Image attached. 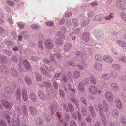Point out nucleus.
Here are the masks:
<instances>
[{"instance_id":"nucleus-1","label":"nucleus","mask_w":126,"mask_h":126,"mask_svg":"<svg viewBox=\"0 0 126 126\" xmlns=\"http://www.w3.org/2000/svg\"><path fill=\"white\" fill-rule=\"evenodd\" d=\"M95 108L96 109V111H99L101 115L103 114V110L105 112H107L109 110V108L106 101H104L102 103V104H98V107L96 108V105H94Z\"/></svg>"},{"instance_id":"nucleus-2","label":"nucleus","mask_w":126,"mask_h":126,"mask_svg":"<svg viewBox=\"0 0 126 126\" xmlns=\"http://www.w3.org/2000/svg\"><path fill=\"white\" fill-rule=\"evenodd\" d=\"M67 75L68 77L70 79H72V78L77 79L80 76V73L78 71H75L72 75L71 72H70Z\"/></svg>"},{"instance_id":"nucleus-3","label":"nucleus","mask_w":126,"mask_h":126,"mask_svg":"<svg viewBox=\"0 0 126 126\" xmlns=\"http://www.w3.org/2000/svg\"><path fill=\"white\" fill-rule=\"evenodd\" d=\"M103 60L106 62L110 63H112L113 61V58L109 55H105L103 57Z\"/></svg>"},{"instance_id":"nucleus-4","label":"nucleus","mask_w":126,"mask_h":126,"mask_svg":"<svg viewBox=\"0 0 126 126\" xmlns=\"http://www.w3.org/2000/svg\"><path fill=\"white\" fill-rule=\"evenodd\" d=\"M39 97L41 100L44 101L46 99V96L44 92L42 90H40L38 92Z\"/></svg>"},{"instance_id":"nucleus-5","label":"nucleus","mask_w":126,"mask_h":126,"mask_svg":"<svg viewBox=\"0 0 126 126\" xmlns=\"http://www.w3.org/2000/svg\"><path fill=\"white\" fill-rule=\"evenodd\" d=\"M89 90L92 95H95L97 93V88L94 86L90 87L89 88Z\"/></svg>"},{"instance_id":"nucleus-6","label":"nucleus","mask_w":126,"mask_h":126,"mask_svg":"<svg viewBox=\"0 0 126 126\" xmlns=\"http://www.w3.org/2000/svg\"><path fill=\"white\" fill-rule=\"evenodd\" d=\"M106 98L107 100L110 101H112L113 99V96L112 94L110 92H107L105 94Z\"/></svg>"},{"instance_id":"nucleus-7","label":"nucleus","mask_w":126,"mask_h":126,"mask_svg":"<svg viewBox=\"0 0 126 126\" xmlns=\"http://www.w3.org/2000/svg\"><path fill=\"white\" fill-rule=\"evenodd\" d=\"M1 102L3 105L6 109H10L13 106L10 104L8 101L5 100H2Z\"/></svg>"},{"instance_id":"nucleus-8","label":"nucleus","mask_w":126,"mask_h":126,"mask_svg":"<svg viewBox=\"0 0 126 126\" xmlns=\"http://www.w3.org/2000/svg\"><path fill=\"white\" fill-rule=\"evenodd\" d=\"M94 67L97 71H101L103 68L102 64L99 63H96L95 64Z\"/></svg>"},{"instance_id":"nucleus-9","label":"nucleus","mask_w":126,"mask_h":126,"mask_svg":"<svg viewBox=\"0 0 126 126\" xmlns=\"http://www.w3.org/2000/svg\"><path fill=\"white\" fill-rule=\"evenodd\" d=\"M117 4L118 7H121L122 9H125L126 8V2L123 1H120L119 2L117 1Z\"/></svg>"},{"instance_id":"nucleus-10","label":"nucleus","mask_w":126,"mask_h":126,"mask_svg":"<svg viewBox=\"0 0 126 126\" xmlns=\"http://www.w3.org/2000/svg\"><path fill=\"white\" fill-rule=\"evenodd\" d=\"M71 48V45L69 42H66L64 43L63 48L65 51H69Z\"/></svg>"},{"instance_id":"nucleus-11","label":"nucleus","mask_w":126,"mask_h":126,"mask_svg":"<svg viewBox=\"0 0 126 126\" xmlns=\"http://www.w3.org/2000/svg\"><path fill=\"white\" fill-rule=\"evenodd\" d=\"M22 97L23 100L25 101L27 100L28 99V96L27 91L25 90L24 89H22L21 92Z\"/></svg>"},{"instance_id":"nucleus-12","label":"nucleus","mask_w":126,"mask_h":126,"mask_svg":"<svg viewBox=\"0 0 126 126\" xmlns=\"http://www.w3.org/2000/svg\"><path fill=\"white\" fill-rule=\"evenodd\" d=\"M45 45L49 49H51L53 47V43L52 41L50 40H48L45 41Z\"/></svg>"},{"instance_id":"nucleus-13","label":"nucleus","mask_w":126,"mask_h":126,"mask_svg":"<svg viewBox=\"0 0 126 126\" xmlns=\"http://www.w3.org/2000/svg\"><path fill=\"white\" fill-rule=\"evenodd\" d=\"M0 71L2 73L6 75L8 73V69L4 66H2L0 67Z\"/></svg>"},{"instance_id":"nucleus-14","label":"nucleus","mask_w":126,"mask_h":126,"mask_svg":"<svg viewBox=\"0 0 126 126\" xmlns=\"http://www.w3.org/2000/svg\"><path fill=\"white\" fill-rule=\"evenodd\" d=\"M15 96L16 99L18 101L20 100L21 97L20 90L19 89H17L16 91Z\"/></svg>"},{"instance_id":"nucleus-15","label":"nucleus","mask_w":126,"mask_h":126,"mask_svg":"<svg viewBox=\"0 0 126 126\" xmlns=\"http://www.w3.org/2000/svg\"><path fill=\"white\" fill-rule=\"evenodd\" d=\"M29 110L31 114L33 115H36L37 114V110L33 106L30 107Z\"/></svg>"},{"instance_id":"nucleus-16","label":"nucleus","mask_w":126,"mask_h":126,"mask_svg":"<svg viewBox=\"0 0 126 126\" xmlns=\"http://www.w3.org/2000/svg\"><path fill=\"white\" fill-rule=\"evenodd\" d=\"M23 64L25 67L28 70H30L31 68L29 62L26 60H25L23 63Z\"/></svg>"},{"instance_id":"nucleus-17","label":"nucleus","mask_w":126,"mask_h":126,"mask_svg":"<svg viewBox=\"0 0 126 126\" xmlns=\"http://www.w3.org/2000/svg\"><path fill=\"white\" fill-rule=\"evenodd\" d=\"M10 71L12 76L16 78H17L18 76L17 71L13 68H11Z\"/></svg>"},{"instance_id":"nucleus-18","label":"nucleus","mask_w":126,"mask_h":126,"mask_svg":"<svg viewBox=\"0 0 126 126\" xmlns=\"http://www.w3.org/2000/svg\"><path fill=\"white\" fill-rule=\"evenodd\" d=\"M89 36V34L88 32H85L83 34V39L85 41H88L90 39Z\"/></svg>"},{"instance_id":"nucleus-19","label":"nucleus","mask_w":126,"mask_h":126,"mask_svg":"<svg viewBox=\"0 0 126 126\" xmlns=\"http://www.w3.org/2000/svg\"><path fill=\"white\" fill-rule=\"evenodd\" d=\"M111 114L113 117L116 118L118 117L119 116L118 110L115 109H114L112 110Z\"/></svg>"},{"instance_id":"nucleus-20","label":"nucleus","mask_w":126,"mask_h":126,"mask_svg":"<svg viewBox=\"0 0 126 126\" xmlns=\"http://www.w3.org/2000/svg\"><path fill=\"white\" fill-rule=\"evenodd\" d=\"M84 85L81 82H80L78 85V89H79V90L82 93L84 92H85V90L84 88Z\"/></svg>"},{"instance_id":"nucleus-21","label":"nucleus","mask_w":126,"mask_h":126,"mask_svg":"<svg viewBox=\"0 0 126 126\" xmlns=\"http://www.w3.org/2000/svg\"><path fill=\"white\" fill-rule=\"evenodd\" d=\"M4 90L5 93L8 94H11L12 93V90L8 86H5L4 87Z\"/></svg>"},{"instance_id":"nucleus-22","label":"nucleus","mask_w":126,"mask_h":126,"mask_svg":"<svg viewBox=\"0 0 126 126\" xmlns=\"http://www.w3.org/2000/svg\"><path fill=\"white\" fill-rule=\"evenodd\" d=\"M29 97L33 101L35 102L37 101L36 96L33 92H32L30 93Z\"/></svg>"},{"instance_id":"nucleus-23","label":"nucleus","mask_w":126,"mask_h":126,"mask_svg":"<svg viewBox=\"0 0 126 126\" xmlns=\"http://www.w3.org/2000/svg\"><path fill=\"white\" fill-rule=\"evenodd\" d=\"M25 81L27 84L30 85L32 84L31 79L30 77H26L24 78Z\"/></svg>"},{"instance_id":"nucleus-24","label":"nucleus","mask_w":126,"mask_h":126,"mask_svg":"<svg viewBox=\"0 0 126 126\" xmlns=\"http://www.w3.org/2000/svg\"><path fill=\"white\" fill-rule=\"evenodd\" d=\"M115 103L117 107L119 109H121L122 107V104L121 101L118 99H116L115 101Z\"/></svg>"},{"instance_id":"nucleus-25","label":"nucleus","mask_w":126,"mask_h":126,"mask_svg":"<svg viewBox=\"0 0 126 126\" xmlns=\"http://www.w3.org/2000/svg\"><path fill=\"white\" fill-rule=\"evenodd\" d=\"M104 15L103 14L97 15L94 18L95 21H100L103 18Z\"/></svg>"},{"instance_id":"nucleus-26","label":"nucleus","mask_w":126,"mask_h":126,"mask_svg":"<svg viewBox=\"0 0 126 126\" xmlns=\"http://www.w3.org/2000/svg\"><path fill=\"white\" fill-rule=\"evenodd\" d=\"M116 43L119 45L123 47H126V43L123 41L119 40L117 41Z\"/></svg>"},{"instance_id":"nucleus-27","label":"nucleus","mask_w":126,"mask_h":126,"mask_svg":"<svg viewBox=\"0 0 126 126\" xmlns=\"http://www.w3.org/2000/svg\"><path fill=\"white\" fill-rule=\"evenodd\" d=\"M94 58L97 60L100 61H102L103 59V57L98 54H96L95 55Z\"/></svg>"},{"instance_id":"nucleus-28","label":"nucleus","mask_w":126,"mask_h":126,"mask_svg":"<svg viewBox=\"0 0 126 126\" xmlns=\"http://www.w3.org/2000/svg\"><path fill=\"white\" fill-rule=\"evenodd\" d=\"M57 35L60 38L63 39H64L65 38L64 35L60 31H58L57 33Z\"/></svg>"},{"instance_id":"nucleus-29","label":"nucleus","mask_w":126,"mask_h":126,"mask_svg":"<svg viewBox=\"0 0 126 126\" xmlns=\"http://www.w3.org/2000/svg\"><path fill=\"white\" fill-rule=\"evenodd\" d=\"M43 124L42 120L40 118H39L36 120V124L37 126H41Z\"/></svg>"},{"instance_id":"nucleus-30","label":"nucleus","mask_w":126,"mask_h":126,"mask_svg":"<svg viewBox=\"0 0 126 126\" xmlns=\"http://www.w3.org/2000/svg\"><path fill=\"white\" fill-rule=\"evenodd\" d=\"M112 88L114 91H116L119 89V87L116 83H114L111 84Z\"/></svg>"},{"instance_id":"nucleus-31","label":"nucleus","mask_w":126,"mask_h":126,"mask_svg":"<svg viewBox=\"0 0 126 126\" xmlns=\"http://www.w3.org/2000/svg\"><path fill=\"white\" fill-rule=\"evenodd\" d=\"M63 41L61 39L58 38H57L55 41V43L58 45H62Z\"/></svg>"},{"instance_id":"nucleus-32","label":"nucleus","mask_w":126,"mask_h":126,"mask_svg":"<svg viewBox=\"0 0 126 126\" xmlns=\"http://www.w3.org/2000/svg\"><path fill=\"white\" fill-rule=\"evenodd\" d=\"M102 77L104 79L108 80L110 78V75L109 74H107L102 75Z\"/></svg>"},{"instance_id":"nucleus-33","label":"nucleus","mask_w":126,"mask_h":126,"mask_svg":"<svg viewBox=\"0 0 126 126\" xmlns=\"http://www.w3.org/2000/svg\"><path fill=\"white\" fill-rule=\"evenodd\" d=\"M72 21L74 26L77 27L78 26L79 24L78 19L74 18L72 19Z\"/></svg>"},{"instance_id":"nucleus-34","label":"nucleus","mask_w":126,"mask_h":126,"mask_svg":"<svg viewBox=\"0 0 126 126\" xmlns=\"http://www.w3.org/2000/svg\"><path fill=\"white\" fill-rule=\"evenodd\" d=\"M121 121L122 125L124 126H126V119L124 117L121 116Z\"/></svg>"},{"instance_id":"nucleus-35","label":"nucleus","mask_w":126,"mask_h":126,"mask_svg":"<svg viewBox=\"0 0 126 126\" xmlns=\"http://www.w3.org/2000/svg\"><path fill=\"white\" fill-rule=\"evenodd\" d=\"M40 70L41 73H42L43 75L47 76L48 75V73L46 71L43 69L42 67L41 68Z\"/></svg>"},{"instance_id":"nucleus-36","label":"nucleus","mask_w":126,"mask_h":126,"mask_svg":"<svg viewBox=\"0 0 126 126\" xmlns=\"http://www.w3.org/2000/svg\"><path fill=\"white\" fill-rule=\"evenodd\" d=\"M31 27L32 29L36 31H38L39 29V27L36 24L32 25Z\"/></svg>"},{"instance_id":"nucleus-37","label":"nucleus","mask_w":126,"mask_h":126,"mask_svg":"<svg viewBox=\"0 0 126 126\" xmlns=\"http://www.w3.org/2000/svg\"><path fill=\"white\" fill-rule=\"evenodd\" d=\"M118 58L121 61L125 62H126V57L122 55L121 56H119Z\"/></svg>"},{"instance_id":"nucleus-38","label":"nucleus","mask_w":126,"mask_h":126,"mask_svg":"<svg viewBox=\"0 0 126 126\" xmlns=\"http://www.w3.org/2000/svg\"><path fill=\"white\" fill-rule=\"evenodd\" d=\"M6 58L4 56L1 55H0V62L3 63L5 62Z\"/></svg>"},{"instance_id":"nucleus-39","label":"nucleus","mask_w":126,"mask_h":126,"mask_svg":"<svg viewBox=\"0 0 126 126\" xmlns=\"http://www.w3.org/2000/svg\"><path fill=\"white\" fill-rule=\"evenodd\" d=\"M112 67L115 70H118L119 69L120 66L118 64H113L112 65Z\"/></svg>"},{"instance_id":"nucleus-40","label":"nucleus","mask_w":126,"mask_h":126,"mask_svg":"<svg viewBox=\"0 0 126 126\" xmlns=\"http://www.w3.org/2000/svg\"><path fill=\"white\" fill-rule=\"evenodd\" d=\"M42 84L44 86H46L49 88L51 86V84L49 83L46 81H44Z\"/></svg>"},{"instance_id":"nucleus-41","label":"nucleus","mask_w":126,"mask_h":126,"mask_svg":"<svg viewBox=\"0 0 126 126\" xmlns=\"http://www.w3.org/2000/svg\"><path fill=\"white\" fill-rule=\"evenodd\" d=\"M109 126H120V125L119 122H115L113 124L112 122H110V123Z\"/></svg>"},{"instance_id":"nucleus-42","label":"nucleus","mask_w":126,"mask_h":126,"mask_svg":"<svg viewBox=\"0 0 126 126\" xmlns=\"http://www.w3.org/2000/svg\"><path fill=\"white\" fill-rule=\"evenodd\" d=\"M46 25L48 26H51L53 25L54 23L52 21H49L45 23Z\"/></svg>"},{"instance_id":"nucleus-43","label":"nucleus","mask_w":126,"mask_h":126,"mask_svg":"<svg viewBox=\"0 0 126 126\" xmlns=\"http://www.w3.org/2000/svg\"><path fill=\"white\" fill-rule=\"evenodd\" d=\"M86 110V108L85 107H83L82 108L81 110V112L84 116H85L87 114Z\"/></svg>"},{"instance_id":"nucleus-44","label":"nucleus","mask_w":126,"mask_h":126,"mask_svg":"<svg viewBox=\"0 0 126 126\" xmlns=\"http://www.w3.org/2000/svg\"><path fill=\"white\" fill-rule=\"evenodd\" d=\"M59 93L60 96L62 97H64L65 96V94L62 90H59Z\"/></svg>"},{"instance_id":"nucleus-45","label":"nucleus","mask_w":126,"mask_h":126,"mask_svg":"<svg viewBox=\"0 0 126 126\" xmlns=\"http://www.w3.org/2000/svg\"><path fill=\"white\" fill-rule=\"evenodd\" d=\"M113 17V15L112 13H110L109 16H107L104 17L107 20L110 19L111 18H112Z\"/></svg>"},{"instance_id":"nucleus-46","label":"nucleus","mask_w":126,"mask_h":126,"mask_svg":"<svg viewBox=\"0 0 126 126\" xmlns=\"http://www.w3.org/2000/svg\"><path fill=\"white\" fill-rule=\"evenodd\" d=\"M72 24L71 19L70 18H68L67 19L66 22V25L68 26H70Z\"/></svg>"},{"instance_id":"nucleus-47","label":"nucleus","mask_w":126,"mask_h":126,"mask_svg":"<svg viewBox=\"0 0 126 126\" xmlns=\"http://www.w3.org/2000/svg\"><path fill=\"white\" fill-rule=\"evenodd\" d=\"M6 2L8 5L11 6L13 7L14 6V2L12 1L7 0L6 1Z\"/></svg>"},{"instance_id":"nucleus-48","label":"nucleus","mask_w":126,"mask_h":126,"mask_svg":"<svg viewBox=\"0 0 126 126\" xmlns=\"http://www.w3.org/2000/svg\"><path fill=\"white\" fill-rule=\"evenodd\" d=\"M93 102H90V104L89 106V109L91 112H93L94 111V109L92 105Z\"/></svg>"},{"instance_id":"nucleus-49","label":"nucleus","mask_w":126,"mask_h":126,"mask_svg":"<svg viewBox=\"0 0 126 126\" xmlns=\"http://www.w3.org/2000/svg\"><path fill=\"white\" fill-rule=\"evenodd\" d=\"M90 81L92 83L95 84L96 83V80L94 77L91 76L90 78Z\"/></svg>"},{"instance_id":"nucleus-50","label":"nucleus","mask_w":126,"mask_h":126,"mask_svg":"<svg viewBox=\"0 0 126 126\" xmlns=\"http://www.w3.org/2000/svg\"><path fill=\"white\" fill-rule=\"evenodd\" d=\"M80 32V29L79 28H77L73 30V32L75 34H78Z\"/></svg>"},{"instance_id":"nucleus-51","label":"nucleus","mask_w":126,"mask_h":126,"mask_svg":"<svg viewBox=\"0 0 126 126\" xmlns=\"http://www.w3.org/2000/svg\"><path fill=\"white\" fill-rule=\"evenodd\" d=\"M79 64V63H78L76 65V66L80 70H84V69L83 67L82 66Z\"/></svg>"},{"instance_id":"nucleus-52","label":"nucleus","mask_w":126,"mask_h":126,"mask_svg":"<svg viewBox=\"0 0 126 126\" xmlns=\"http://www.w3.org/2000/svg\"><path fill=\"white\" fill-rule=\"evenodd\" d=\"M70 111L71 112H72L74 110V108L72 105L71 104L69 103L68 105Z\"/></svg>"},{"instance_id":"nucleus-53","label":"nucleus","mask_w":126,"mask_h":126,"mask_svg":"<svg viewBox=\"0 0 126 126\" xmlns=\"http://www.w3.org/2000/svg\"><path fill=\"white\" fill-rule=\"evenodd\" d=\"M71 100L74 104L75 105H77L78 104V102L76 99L74 98H72L71 99Z\"/></svg>"},{"instance_id":"nucleus-54","label":"nucleus","mask_w":126,"mask_h":126,"mask_svg":"<svg viewBox=\"0 0 126 126\" xmlns=\"http://www.w3.org/2000/svg\"><path fill=\"white\" fill-rule=\"evenodd\" d=\"M22 110L23 112L25 115H26L28 114L27 111V109L25 105L22 106Z\"/></svg>"},{"instance_id":"nucleus-55","label":"nucleus","mask_w":126,"mask_h":126,"mask_svg":"<svg viewBox=\"0 0 126 126\" xmlns=\"http://www.w3.org/2000/svg\"><path fill=\"white\" fill-rule=\"evenodd\" d=\"M80 100L85 105H87V102L85 101V98L83 97H80Z\"/></svg>"},{"instance_id":"nucleus-56","label":"nucleus","mask_w":126,"mask_h":126,"mask_svg":"<svg viewBox=\"0 0 126 126\" xmlns=\"http://www.w3.org/2000/svg\"><path fill=\"white\" fill-rule=\"evenodd\" d=\"M68 64L72 66H74L75 65L74 63V62L71 60H70L67 62Z\"/></svg>"},{"instance_id":"nucleus-57","label":"nucleus","mask_w":126,"mask_h":126,"mask_svg":"<svg viewBox=\"0 0 126 126\" xmlns=\"http://www.w3.org/2000/svg\"><path fill=\"white\" fill-rule=\"evenodd\" d=\"M63 57V56L60 53H58L57 55V58L59 60H60Z\"/></svg>"},{"instance_id":"nucleus-58","label":"nucleus","mask_w":126,"mask_h":126,"mask_svg":"<svg viewBox=\"0 0 126 126\" xmlns=\"http://www.w3.org/2000/svg\"><path fill=\"white\" fill-rule=\"evenodd\" d=\"M38 47L39 49L41 50H42L43 48V46L42 43L41 42H39L38 43Z\"/></svg>"},{"instance_id":"nucleus-59","label":"nucleus","mask_w":126,"mask_h":126,"mask_svg":"<svg viewBox=\"0 0 126 126\" xmlns=\"http://www.w3.org/2000/svg\"><path fill=\"white\" fill-rule=\"evenodd\" d=\"M70 126H77L76 122L74 120H72L70 123Z\"/></svg>"},{"instance_id":"nucleus-60","label":"nucleus","mask_w":126,"mask_h":126,"mask_svg":"<svg viewBox=\"0 0 126 126\" xmlns=\"http://www.w3.org/2000/svg\"><path fill=\"white\" fill-rule=\"evenodd\" d=\"M4 116L6 119H7L8 121V122L9 124H10V118L9 116L6 114H4Z\"/></svg>"},{"instance_id":"nucleus-61","label":"nucleus","mask_w":126,"mask_h":126,"mask_svg":"<svg viewBox=\"0 0 126 126\" xmlns=\"http://www.w3.org/2000/svg\"><path fill=\"white\" fill-rule=\"evenodd\" d=\"M0 126H6V125L3 120H0Z\"/></svg>"},{"instance_id":"nucleus-62","label":"nucleus","mask_w":126,"mask_h":126,"mask_svg":"<svg viewBox=\"0 0 126 126\" xmlns=\"http://www.w3.org/2000/svg\"><path fill=\"white\" fill-rule=\"evenodd\" d=\"M102 122L103 123L104 125L106 124V120L105 116H103L102 118Z\"/></svg>"},{"instance_id":"nucleus-63","label":"nucleus","mask_w":126,"mask_h":126,"mask_svg":"<svg viewBox=\"0 0 126 126\" xmlns=\"http://www.w3.org/2000/svg\"><path fill=\"white\" fill-rule=\"evenodd\" d=\"M63 106L64 109L67 112H68L69 111L68 108L67 106L65 104H63Z\"/></svg>"},{"instance_id":"nucleus-64","label":"nucleus","mask_w":126,"mask_h":126,"mask_svg":"<svg viewBox=\"0 0 126 126\" xmlns=\"http://www.w3.org/2000/svg\"><path fill=\"white\" fill-rule=\"evenodd\" d=\"M64 116L65 119L66 120H69L70 116L68 114L66 113L64 115Z\"/></svg>"}]
</instances>
